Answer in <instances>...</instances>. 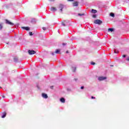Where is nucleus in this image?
Wrapping results in <instances>:
<instances>
[{"instance_id":"obj_1","label":"nucleus","mask_w":129,"mask_h":129,"mask_svg":"<svg viewBox=\"0 0 129 129\" xmlns=\"http://www.w3.org/2000/svg\"><path fill=\"white\" fill-rule=\"evenodd\" d=\"M28 53L29 55H34V54H36V51L34 50H29Z\"/></svg>"},{"instance_id":"obj_2","label":"nucleus","mask_w":129,"mask_h":129,"mask_svg":"<svg viewBox=\"0 0 129 129\" xmlns=\"http://www.w3.org/2000/svg\"><path fill=\"white\" fill-rule=\"evenodd\" d=\"M94 24H98V25H101V24H102V21L99 20H95Z\"/></svg>"},{"instance_id":"obj_3","label":"nucleus","mask_w":129,"mask_h":129,"mask_svg":"<svg viewBox=\"0 0 129 129\" xmlns=\"http://www.w3.org/2000/svg\"><path fill=\"white\" fill-rule=\"evenodd\" d=\"M59 9H60V12H62L63 11V9H64V5L62 4H59Z\"/></svg>"},{"instance_id":"obj_4","label":"nucleus","mask_w":129,"mask_h":129,"mask_svg":"<svg viewBox=\"0 0 129 129\" xmlns=\"http://www.w3.org/2000/svg\"><path fill=\"white\" fill-rule=\"evenodd\" d=\"M6 24H8V25H10V26H14V23L10 22L8 19H6Z\"/></svg>"},{"instance_id":"obj_5","label":"nucleus","mask_w":129,"mask_h":129,"mask_svg":"<svg viewBox=\"0 0 129 129\" xmlns=\"http://www.w3.org/2000/svg\"><path fill=\"white\" fill-rule=\"evenodd\" d=\"M105 79H106V77H100L98 78V80H99V81H102V80H105Z\"/></svg>"},{"instance_id":"obj_6","label":"nucleus","mask_w":129,"mask_h":129,"mask_svg":"<svg viewBox=\"0 0 129 129\" xmlns=\"http://www.w3.org/2000/svg\"><path fill=\"white\" fill-rule=\"evenodd\" d=\"M22 29H23V30H26V31H29L30 30V27H22Z\"/></svg>"},{"instance_id":"obj_7","label":"nucleus","mask_w":129,"mask_h":129,"mask_svg":"<svg viewBox=\"0 0 129 129\" xmlns=\"http://www.w3.org/2000/svg\"><path fill=\"white\" fill-rule=\"evenodd\" d=\"M74 7H78V2H75L73 3Z\"/></svg>"},{"instance_id":"obj_8","label":"nucleus","mask_w":129,"mask_h":129,"mask_svg":"<svg viewBox=\"0 0 129 129\" xmlns=\"http://www.w3.org/2000/svg\"><path fill=\"white\" fill-rule=\"evenodd\" d=\"M42 97H43V98H45V99L48 97V95H47V94H45V93H42Z\"/></svg>"},{"instance_id":"obj_9","label":"nucleus","mask_w":129,"mask_h":129,"mask_svg":"<svg viewBox=\"0 0 129 129\" xmlns=\"http://www.w3.org/2000/svg\"><path fill=\"white\" fill-rule=\"evenodd\" d=\"M60 101L62 103H65V99L64 98H61L60 99Z\"/></svg>"},{"instance_id":"obj_10","label":"nucleus","mask_w":129,"mask_h":129,"mask_svg":"<svg viewBox=\"0 0 129 129\" xmlns=\"http://www.w3.org/2000/svg\"><path fill=\"white\" fill-rule=\"evenodd\" d=\"M3 115L2 116V118H5L6 116H7V113L6 112H4L3 113Z\"/></svg>"},{"instance_id":"obj_11","label":"nucleus","mask_w":129,"mask_h":129,"mask_svg":"<svg viewBox=\"0 0 129 129\" xmlns=\"http://www.w3.org/2000/svg\"><path fill=\"white\" fill-rule=\"evenodd\" d=\"M91 13H92V14H96V13H97V11L94 9H92Z\"/></svg>"},{"instance_id":"obj_12","label":"nucleus","mask_w":129,"mask_h":129,"mask_svg":"<svg viewBox=\"0 0 129 129\" xmlns=\"http://www.w3.org/2000/svg\"><path fill=\"white\" fill-rule=\"evenodd\" d=\"M51 11H52V12H56V11H57V9H56V8L55 7H52L51 8Z\"/></svg>"},{"instance_id":"obj_13","label":"nucleus","mask_w":129,"mask_h":129,"mask_svg":"<svg viewBox=\"0 0 129 129\" xmlns=\"http://www.w3.org/2000/svg\"><path fill=\"white\" fill-rule=\"evenodd\" d=\"M36 22V19L34 18H32L31 20V23H35Z\"/></svg>"},{"instance_id":"obj_14","label":"nucleus","mask_w":129,"mask_h":129,"mask_svg":"<svg viewBox=\"0 0 129 129\" xmlns=\"http://www.w3.org/2000/svg\"><path fill=\"white\" fill-rule=\"evenodd\" d=\"M60 49H56L55 51V53L56 54H59L60 53Z\"/></svg>"},{"instance_id":"obj_15","label":"nucleus","mask_w":129,"mask_h":129,"mask_svg":"<svg viewBox=\"0 0 129 129\" xmlns=\"http://www.w3.org/2000/svg\"><path fill=\"white\" fill-rule=\"evenodd\" d=\"M14 60L15 62H17L18 58L17 56H15L14 57Z\"/></svg>"},{"instance_id":"obj_16","label":"nucleus","mask_w":129,"mask_h":129,"mask_svg":"<svg viewBox=\"0 0 129 129\" xmlns=\"http://www.w3.org/2000/svg\"><path fill=\"white\" fill-rule=\"evenodd\" d=\"M108 32H113V29L112 28H109L108 29Z\"/></svg>"},{"instance_id":"obj_17","label":"nucleus","mask_w":129,"mask_h":129,"mask_svg":"<svg viewBox=\"0 0 129 129\" xmlns=\"http://www.w3.org/2000/svg\"><path fill=\"white\" fill-rule=\"evenodd\" d=\"M72 68L74 69L73 70V72H76V67H73Z\"/></svg>"},{"instance_id":"obj_18","label":"nucleus","mask_w":129,"mask_h":129,"mask_svg":"<svg viewBox=\"0 0 129 129\" xmlns=\"http://www.w3.org/2000/svg\"><path fill=\"white\" fill-rule=\"evenodd\" d=\"M110 16H111V17H112V18H114V14L111 13L110 14Z\"/></svg>"},{"instance_id":"obj_19","label":"nucleus","mask_w":129,"mask_h":129,"mask_svg":"<svg viewBox=\"0 0 129 129\" xmlns=\"http://www.w3.org/2000/svg\"><path fill=\"white\" fill-rule=\"evenodd\" d=\"M78 16H84V14H80V13H79L78 14Z\"/></svg>"},{"instance_id":"obj_20","label":"nucleus","mask_w":129,"mask_h":129,"mask_svg":"<svg viewBox=\"0 0 129 129\" xmlns=\"http://www.w3.org/2000/svg\"><path fill=\"white\" fill-rule=\"evenodd\" d=\"M3 29V24H0V30Z\"/></svg>"},{"instance_id":"obj_21","label":"nucleus","mask_w":129,"mask_h":129,"mask_svg":"<svg viewBox=\"0 0 129 129\" xmlns=\"http://www.w3.org/2000/svg\"><path fill=\"white\" fill-rule=\"evenodd\" d=\"M29 35H30V36H33V32H29Z\"/></svg>"},{"instance_id":"obj_22","label":"nucleus","mask_w":129,"mask_h":129,"mask_svg":"<svg viewBox=\"0 0 129 129\" xmlns=\"http://www.w3.org/2000/svg\"><path fill=\"white\" fill-rule=\"evenodd\" d=\"M93 18L94 19H95V18H96V15H93Z\"/></svg>"},{"instance_id":"obj_23","label":"nucleus","mask_w":129,"mask_h":129,"mask_svg":"<svg viewBox=\"0 0 129 129\" xmlns=\"http://www.w3.org/2000/svg\"><path fill=\"white\" fill-rule=\"evenodd\" d=\"M62 26H63V27H65V26H66V24L64 22L62 23Z\"/></svg>"},{"instance_id":"obj_24","label":"nucleus","mask_w":129,"mask_h":129,"mask_svg":"<svg viewBox=\"0 0 129 129\" xmlns=\"http://www.w3.org/2000/svg\"><path fill=\"white\" fill-rule=\"evenodd\" d=\"M91 64L92 65H95V62H92L91 63Z\"/></svg>"},{"instance_id":"obj_25","label":"nucleus","mask_w":129,"mask_h":129,"mask_svg":"<svg viewBox=\"0 0 129 129\" xmlns=\"http://www.w3.org/2000/svg\"><path fill=\"white\" fill-rule=\"evenodd\" d=\"M126 61H129V57L126 59Z\"/></svg>"},{"instance_id":"obj_26","label":"nucleus","mask_w":129,"mask_h":129,"mask_svg":"<svg viewBox=\"0 0 129 129\" xmlns=\"http://www.w3.org/2000/svg\"><path fill=\"white\" fill-rule=\"evenodd\" d=\"M53 87H54V86H50V88L51 89H53Z\"/></svg>"},{"instance_id":"obj_27","label":"nucleus","mask_w":129,"mask_h":129,"mask_svg":"<svg viewBox=\"0 0 129 129\" xmlns=\"http://www.w3.org/2000/svg\"><path fill=\"white\" fill-rule=\"evenodd\" d=\"M92 99H95V97L92 96L91 97Z\"/></svg>"},{"instance_id":"obj_28","label":"nucleus","mask_w":129,"mask_h":129,"mask_svg":"<svg viewBox=\"0 0 129 129\" xmlns=\"http://www.w3.org/2000/svg\"><path fill=\"white\" fill-rule=\"evenodd\" d=\"M42 29H43V30L44 31H45V30H46V28H45V27H43Z\"/></svg>"},{"instance_id":"obj_29","label":"nucleus","mask_w":129,"mask_h":129,"mask_svg":"<svg viewBox=\"0 0 129 129\" xmlns=\"http://www.w3.org/2000/svg\"><path fill=\"white\" fill-rule=\"evenodd\" d=\"M81 89H84V86H82V87H81Z\"/></svg>"},{"instance_id":"obj_30","label":"nucleus","mask_w":129,"mask_h":129,"mask_svg":"<svg viewBox=\"0 0 129 129\" xmlns=\"http://www.w3.org/2000/svg\"><path fill=\"white\" fill-rule=\"evenodd\" d=\"M68 2H74V0H68Z\"/></svg>"},{"instance_id":"obj_31","label":"nucleus","mask_w":129,"mask_h":129,"mask_svg":"<svg viewBox=\"0 0 129 129\" xmlns=\"http://www.w3.org/2000/svg\"><path fill=\"white\" fill-rule=\"evenodd\" d=\"M49 2H54L55 1V0H49Z\"/></svg>"},{"instance_id":"obj_32","label":"nucleus","mask_w":129,"mask_h":129,"mask_svg":"<svg viewBox=\"0 0 129 129\" xmlns=\"http://www.w3.org/2000/svg\"><path fill=\"white\" fill-rule=\"evenodd\" d=\"M66 44H67L66 43H62V45H63V46H65Z\"/></svg>"},{"instance_id":"obj_33","label":"nucleus","mask_w":129,"mask_h":129,"mask_svg":"<svg viewBox=\"0 0 129 129\" xmlns=\"http://www.w3.org/2000/svg\"><path fill=\"white\" fill-rule=\"evenodd\" d=\"M125 56H126L125 55H122V57H123L124 58Z\"/></svg>"},{"instance_id":"obj_34","label":"nucleus","mask_w":129,"mask_h":129,"mask_svg":"<svg viewBox=\"0 0 129 129\" xmlns=\"http://www.w3.org/2000/svg\"><path fill=\"white\" fill-rule=\"evenodd\" d=\"M74 79H75V81H77V79L75 78Z\"/></svg>"},{"instance_id":"obj_35","label":"nucleus","mask_w":129,"mask_h":129,"mask_svg":"<svg viewBox=\"0 0 129 129\" xmlns=\"http://www.w3.org/2000/svg\"><path fill=\"white\" fill-rule=\"evenodd\" d=\"M66 53H69V51L68 50H67V51H66Z\"/></svg>"},{"instance_id":"obj_36","label":"nucleus","mask_w":129,"mask_h":129,"mask_svg":"<svg viewBox=\"0 0 129 129\" xmlns=\"http://www.w3.org/2000/svg\"><path fill=\"white\" fill-rule=\"evenodd\" d=\"M2 97H3V98H5V96H3Z\"/></svg>"},{"instance_id":"obj_37","label":"nucleus","mask_w":129,"mask_h":129,"mask_svg":"<svg viewBox=\"0 0 129 129\" xmlns=\"http://www.w3.org/2000/svg\"><path fill=\"white\" fill-rule=\"evenodd\" d=\"M114 52L115 53H117V52H116V51H115V50H114Z\"/></svg>"},{"instance_id":"obj_38","label":"nucleus","mask_w":129,"mask_h":129,"mask_svg":"<svg viewBox=\"0 0 129 129\" xmlns=\"http://www.w3.org/2000/svg\"><path fill=\"white\" fill-rule=\"evenodd\" d=\"M52 55H54V52L52 53Z\"/></svg>"},{"instance_id":"obj_39","label":"nucleus","mask_w":129,"mask_h":129,"mask_svg":"<svg viewBox=\"0 0 129 129\" xmlns=\"http://www.w3.org/2000/svg\"><path fill=\"white\" fill-rule=\"evenodd\" d=\"M111 67H113V65H111Z\"/></svg>"},{"instance_id":"obj_40","label":"nucleus","mask_w":129,"mask_h":129,"mask_svg":"<svg viewBox=\"0 0 129 129\" xmlns=\"http://www.w3.org/2000/svg\"><path fill=\"white\" fill-rule=\"evenodd\" d=\"M0 88H2L0 87Z\"/></svg>"}]
</instances>
